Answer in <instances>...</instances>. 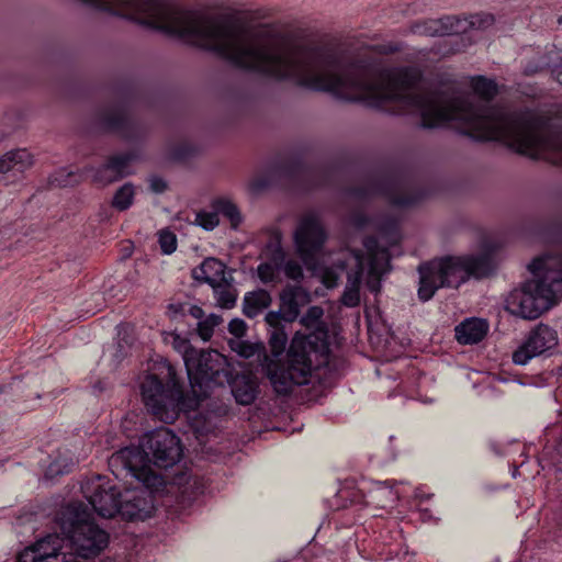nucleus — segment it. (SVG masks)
Returning a JSON list of instances; mask_svg holds the SVG:
<instances>
[{"label":"nucleus","instance_id":"obj_1","mask_svg":"<svg viewBox=\"0 0 562 562\" xmlns=\"http://www.w3.org/2000/svg\"><path fill=\"white\" fill-rule=\"evenodd\" d=\"M183 361L193 395L184 393L170 363L159 367V372L147 374L140 384L145 406L165 423H173L181 412L195 411L212 389L232 380L226 357L216 350H198L190 346Z\"/></svg>","mask_w":562,"mask_h":562},{"label":"nucleus","instance_id":"obj_2","mask_svg":"<svg viewBox=\"0 0 562 562\" xmlns=\"http://www.w3.org/2000/svg\"><path fill=\"white\" fill-rule=\"evenodd\" d=\"M183 450L180 438L168 428H159L147 434L140 446H130L114 452L109 458V468L117 479L127 475L147 487H160L164 477L151 469H168L178 463Z\"/></svg>","mask_w":562,"mask_h":562},{"label":"nucleus","instance_id":"obj_3","mask_svg":"<svg viewBox=\"0 0 562 562\" xmlns=\"http://www.w3.org/2000/svg\"><path fill=\"white\" fill-rule=\"evenodd\" d=\"M330 345L326 328L308 335L296 333L286 352V366L263 352L262 370L278 395H289L295 385L308 383L312 371L328 362Z\"/></svg>","mask_w":562,"mask_h":562},{"label":"nucleus","instance_id":"obj_4","mask_svg":"<svg viewBox=\"0 0 562 562\" xmlns=\"http://www.w3.org/2000/svg\"><path fill=\"white\" fill-rule=\"evenodd\" d=\"M553 267L549 257L535 258L528 270L532 278L507 295L506 310L525 319H536L562 299V262Z\"/></svg>","mask_w":562,"mask_h":562},{"label":"nucleus","instance_id":"obj_5","mask_svg":"<svg viewBox=\"0 0 562 562\" xmlns=\"http://www.w3.org/2000/svg\"><path fill=\"white\" fill-rule=\"evenodd\" d=\"M493 272L492 258L486 255L477 256H445L418 266L419 288L418 299L429 301L438 289H458L471 277L481 279Z\"/></svg>","mask_w":562,"mask_h":562},{"label":"nucleus","instance_id":"obj_6","mask_svg":"<svg viewBox=\"0 0 562 562\" xmlns=\"http://www.w3.org/2000/svg\"><path fill=\"white\" fill-rule=\"evenodd\" d=\"M55 522L60 529L69 562H89L101 553L109 543V533L92 518L86 504L70 502L56 514Z\"/></svg>","mask_w":562,"mask_h":562},{"label":"nucleus","instance_id":"obj_7","mask_svg":"<svg viewBox=\"0 0 562 562\" xmlns=\"http://www.w3.org/2000/svg\"><path fill=\"white\" fill-rule=\"evenodd\" d=\"M336 171L331 167H307L299 158H291L276 161L271 166V175L254 178L249 183V189L254 193H260L272 184L274 178H278L302 191H311L330 186Z\"/></svg>","mask_w":562,"mask_h":562},{"label":"nucleus","instance_id":"obj_8","mask_svg":"<svg viewBox=\"0 0 562 562\" xmlns=\"http://www.w3.org/2000/svg\"><path fill=\"white\" fill-rule=\"evenodd\" d=\"M347 194L360 202L383 195L389 198L392 205L407 207L422 201L426 192L411 188L403 177L392 170H379L370 173L362 184L348 188Z\"/></svg>","mask_w":562,"mask_h":562},{"label":"nucleus","instance_id":"obj_9","mask_svg":"<svg viewBox=\"0 0 562 562\" xmlns=\"http://www.w3.org/2000/svg\"><path fill=\"white\" fill-rule=\"evenodd\" d=\"M327 233L319 218L312 213L303 215L293 233L295 251L305 265L313 262L322 252Z\"/></svg>","mask_w":562,"mask_h":562},{"label":"nucleus","instance_id":"obj_10","mask_svg":"<svg viewBox=\"0 0 562 562\" xmlns=\"http://www.w3.org/2000/svg\"><path fill=\"white\" fill-rule=\"evenodd\" d=\"M95 124L101 132L116 133L126 140H136L144 135V126L130 117L127 108L113 104L99 110Z\"/></svg>","mask_w":562,"mask_h":562},{"label":"nucleus","instance_id":"obj_11","mask_svg":"<svg viewBox=\"0 0 562 562\" xmlns=\"http://www.w3.org/2000/svg\"><path fill=\"white\" fill-rule=\"evenodd\" d=\"M82 493L93 510L102 518H113L121 507L123 493L98 476L82 486Z\"/></svg>","mask_w":562,"mask_h":562},{"label":"nucleus","instance_id":"obj_12","mask_svg":"<svg viewBox=\"0 0 562 562\" xmlns=\"http://www.w3.org/2000/svg\"><path fill=\"white\" fill-rule=\"evenodd\" d=\"M558 345L557 331L548 325L539 324L527 336L526 340L513 352V362L525 366Z\"/></svg>","mask_w":562,"mask_h":562},{"label":"nucleus","instance_id":"obj_13","mask_svg":"<svg viewBox=\"0 0 562 562\" xmlns=\"http://www.w3.org/2000/svg\"><path fill=\"white\" fill-rule=\"evenodd\" d=\"M268 233L269 240L261 252L266 261L257 267V276L263 284L279 281V272L286 260V254L282 247L281 231L279 228H270Z\"/></svg>","mask_w":562,"mask_h":562},{"label":"nucleus","instance_id":"obj_14","mask_svg":"<svg viewBox=\"0 0 562 562\" xmlns=\"http://www.w3.org/2000/svg\"><path fill=\"white\" fill-rule=\"evenodd\" d=\"M126 490L121 499V507L117 515L127 521L145 520L153 516L155 507V496L153 491L159 487Z\"/></svg>","mask_w":562,"mask_h":562},{"label":"nucleus","instance_id":"obj_15","mask_svg":"<svg viewBox=\"0 0 562 562\" xmlns=\"http://www.w3.org/2000/svg\"><path fill=\"white\" fill-rule=\"evenodd\" d=\"M135 159L136 155L133 151L112 155L108 157V159L101 166L97 168L88 167L86 170L93 173V182L101 186H108L130 176L132 173L130 170V165Z\"/></svg>","mask_w":562,"mask_h":562},{"label":"nucleus","instance_id":"obj_16","mask_svg":"<svg viewBox=\"0 0 562 562\" xmlns=\"http://www.w3.org/2000/svg\"><path fill=\"white\" fill-rule=\"evenodd\" d=\"M192 278L206 283L216 290L223 285L229 286L233 278L226 277V266L214 257L206 258L200 266L192 270Z\"/></svg>","mask_w":562,"mask_h":562},{"label":"nucleus","instance_id":"obj_17","mask_svg":"<svg viewBox=\"0 0 562 562\" xmlns=\"http://www.w3.org/2000/svg\"><path fill=\"white\" fill-rule=\"evenodd\" d=\"M300 299L305 302L310 300L308 292L302 285L286 284L281 290L279 300L284 322L292 323L300 316Z\"/></svg>","mask_w":562,"mask_h":562},{"label":"nucleus","instance_id":"obj_18","mask_svg":"<svg viewBox=\"0 0 562 562\" xmlns=\"http://www.w3.org/2000/svg\"><path fill=\"white\" fill-rule=\"evenodd\" d=\"M226 384L231 385L236 402L244 406L252 404L259 394L258 380L252 373L232 374Z\"/></svg>","mask_w":562,"mask_h":562},{"label":"nucleus","instance_id":"obj_19","mask_svg":"<svg viewBox=\"0 0 562 562\" xmlns=\"http://www.w3.org/2000/svg\"><path fill=\"white\" fill-rule=\"evenodd\" d=\"M456 338L462 345H474L482 341L488 331L486 319L471 317L461 322L454 328Z\"/></svg>","mask_w":562,"mask_h":562},{"label":"nucleus","instance_id":"obj_20","mask_svg":"<svg viewBox=\"0 0 562 562\" xmlns=\"http://www.w3.org/2000/svg\"><path fill=\"white\" fill-rule=\"evenodd\" d=\"M33 162V156L27 149H12L0 157V173H23Z\"/></svg>","mask_w":562,"mask_h":562},{"label":"nucleus","instance_id":"obj_21","mask_svg":"<svg viewBox=\"0 0 562 562\" xmlns=\"http://www.w3.org/2000/svg\"><path fill=\"white\" fill-rule=\"evenodd\" d=\"M34 548L38 549L40 555L47 553L49 557H55L56 562H69L67 554L65 538L57 533H48L44 538L34 543Z\"/></svg>","mask_w":562,"mask_h":562},{"label":"nucleus","instance_id":"obj_22","mask_svg":"<svg viewBox=\"0 0 562 562\" xmlns=\"http://www.w3.org/2000/svg\"><path fill=\"white\" fill-rule=\"evenodd\" d=\"M272 297L265 289L247 292L243 300V314L248 318L259 315L271 305Z\"/></svg>","mask_w":562,"mask_h":562},{"label":"nucleus","instance_id":"obj_23","mask_svg":"<svg viewBox=\"0 0 562 562\" xmlns=\"http://www.w3.org/2000/svg\"><path fill=\"white\" fill-rule=\"evenodd\" d=\"M212 209L217 211L218 215H223L231 224V227L236 229L243 222V215L238 206L228 199L218 198L212 201Z\"/></svg>","mask_w":562,"mask_h":562},{"label":"nucleus","instance_id":"obj_24","mask_svg":"<svg viewBox=\"0 0 562 562\" xmlns=\"http://www.w3.org/2000/svg\"><path fill=\"white\" fill-rule=\"evenodd\" d=\"M473 92L482 98L485 102L491 101L497 94L498 89L494 80L484 76H475L471 80Z\"/></svg>","mask_w":562,"mask_h":562},{"label":"nucleus","instance_id":"obj_25","mask_svg":"<svg viewBox=\"0 0 562 562\" xmlns=\"http://www.w3.org/2000/svg\"><path fill=\"white\" fill-rule=\"evenodd\" d=\"M134 186L131 182L124 183L120 187L113 195L112 206L117 211H126L134 202Z\"/></svg>","mask_w":562,"mask_h":562},{"label":"nucleus","instance_id":"obj_26","mask_svg":"<svg viewBox=\"0 0 562 562\" xmlns=\"http://www.w3.org/2000/svg\"><path fill=\"white\" fill-rule=\"evenodd\" d=\"M80 176L66 168H60L48 177V184L53 188L74 187L80 182Z\"/></svg>","mask_w":562,"mask_h":562},{"label":"nucleus","instance_id":"obj_27","mask_svg":"<svg viewBox=\"0 0 562 562\" xmlns=\"http://www.w3.org/2000/svg\"><path fill=\"white\" fill-rule=\"evenodd\" d=\"M387 269L379 267V257L372 256L370 259L367 286L373 293L381 291V277L386 273Z\"/></svg>","mask_w":562,"mask_h":562},{"label":"nucleus","instance_id":"obj_28","mask_svg":"<svg viewBox=\"0 0 562 562\" xmlns=\"http://www.w3.org/2000/svg\"><path fill=\"white\" fill-rule=\"evenodd\" d=\"M201 494H203V485H201L195 479L192 482L188 481L181 488L179 503L183 506L191 505Z\"/></svg>","mask_w":562,"mask_h":562},{"label":"nucleus","instance_id":"obj_29","mask_svg":"<svg viewBox=\"0 0 562 562\" xmlns=\"http://www.w3.org/2000/svg\"><path fill=\"white\" fill-rule=\"evenodd\" d=\"M286 342L288 335L284 328L272 329L269 337V346L273 357L278 358L284 352Z\"/></svg>","mask_w":562,"mask_h":562},{"label":"nucleus","instance_id":"obj_30","mask_svg":"<svg viewBox=\"0 0 562 562\" xmlns=\"http://www.w3.org/2000/svg\"><path fill=\"white\" fill-rule=\"evenodd\" d=\"M222 317L216 314L209 315L205 319L198 323V334L204 340L207 341L214 334V328L222 323Z\"/></svg>","mask_w":562,"mask_h":562},{"label":"nucleus","instance_id":"obj_31","mask_svg":"<svg viewBox=\"0 0 562 562\" xmlns=\"http://www.w3.org/2000/svg\"><path fill=\"white\" fill-rule=\"evenodd\" d=\"M38 549L34 548V544L25 548L18 555V562H56L55 557H49L47 553L40 555Z\"/></svg>","mask_w":562,"mask_h":562},{"label":"nucleus","instance_id":"obj_32","mask_svg":"<svg viewBox=\"0 0 562 562\" xmlns=\"http://www.w3.org/2000/svg\"><path fill=\"white\" fill-rule=\"evenodd\" d=\"M323 315H324V310L321 306H316V305L311 306L307 308L306 313L301 318V323L306 327H311V326H314L317 324L315 331H317L318 328H327L324 324H318L321 318L323 317ZM326 330L328 331V329H326ZM327 341L329 342L328 339H327Z\"/></svg>","mask_w":562,"mask_h":562},{"label":"nucleus","instance_id":"obj_33","mask_svg":"<svg viewBox=\"0 0 562 562\" xmlns=\"http://www.w3.org/2000/svg\"><path fill=\"white\" fill-rule=\"evenodd\" d=\"M437 19H431L424 21L423 23L415 24L413 31L414 33H418L426 36H442L441 26Z\"/></svg>","mask_w":562,"mask_h":562},{"label":"nucleus","instance_id":"obj_34","mask_svg":"<svg viewBox=\"0 0 562 562\" xmlns=\"http://www.w3.org/2000/svg\"><path fill=\"white\" fill-rule=\"evenodd\" d=\"M195 223L205 231H213L220 224L217 211H200L196 213Z\"/></svg>","mask_w":562,"mask_h":562},{"label":"nucleus","instance_id":"obj_35","mask_svg":"<svg viewBox=\"0 0 562 562\" xmlns=\"http://www.w3.org/2000/svg\"><path fill=\"white\" fill-rule=\"evenodd\" d=\"M158 241L161 251L166 255H171L177 249V237L172 232L168 229H162L159 232Z\"/></svg>","mask_w":562,"mask_h":562},{"label":"nucleus","instance_id":"obj_36","mask_svg":"<svg viewBox=\"0 0 562 562\" xmlns=\"http://www.w3.org/2000/svg\"><path fill=\"white\" fill-rule=\"evenodd\" d=\"M217 296V304L222 308L231 310L235 306L237 295L228 289L217 288L214 290Z\"/></svg>","mask_w":562,"mask_h":562},{"label":"nucleus","instance_id":"obj_37","mask_svg":"<svg viewBox=\"0 0 562 562\" xmlns=\"http://www.w3.org/2000/svg\"><path fill=\"white\" fill-rule=\"evenodd\" d=\"M281 270H283L285 277L290 280L300 282L304 278L303 268L296 260H285Z\"/></svg>","mask_w":562,"mask_h":562},{"label":"nucleus","instance_id":"obj_38","mask_svg":"<svg viewBox=\"0 0 562 562\" xmlns=\"http://www.w3.org/2000/svg\"><path fill=\"white\" fill-rule=\"evenodd\" d=\"M437 21L441 22L440 29H441V31H443L442 36L458 34L461 32V29L459 27L460 20L457 19L456 16H443V18L437 19Z\"/></svg>","mask_w":562,"mask_h":562},{"label":"nucleus","instance_id":"obj_39","mask_svg":"<svg viewBox=\"0 0 562 562\" xmlns=\"http://www.w3.org/2000/svg\"><path fill=\"white\" fill-rule=\"evenodd\" d=\"M363 274V265L361 259L358 260L355 270L347 273L346 286L360 291L361 280Z\"/></svg>","mask_w":562,"mask_h":562},{"label":"nucleus","instance_id":"obj_40","mask_svg":"<svg viewBox=\"0 0 562 562\" xmlns=\"http://www.w3.org/2000/svg\"><path fill=\"white\" fill-rule=\"evenodd\" d=\"M340 302L347 307H356L360 303V291L345 288Z\"/></svg>","mask_w":562,"mask_h":562},{"label":"nucleus","instance_id":"obj_41","mask_svg":"<svg viewBox=\"0 0 562 562\" xmlns=\"http://www.w3.org/2000/svg\"><path fill=\"white\" fill-rule=\"evenodd\" d=\"M495 22L494 15L488 13L476 14L472 16L470 24L476 29H486Z\"/></svg>","mask_w":562,"mask_h":562},{"label":"nucleus","instance_id":"obj_42","mask_svg":"<svg viewBox=\"0 0 562 562\" xmlns=\"http://www.w3.org/2000/svg\"><path fill=\"white\" fill-rule=\"evenodd\" d=\"M228 331L237 337L241 338L246 335L247 331V325L244 319L241 318H233L228 324Z\"/></svg>","mask_w":562,"mask_h":562},{"label":"nucleus","instance_id":"obj_43","mask_svg":"<svg viewBox=\"0 0 562 562\" xmlns=\"http://www.w3.org/2000/svg\"><path fill=\"white\" fill-rule=\"evenodd\" d=\"M267 324L269 326H271L273 329L276 328H284L282 325H281V321H284V314L283 312L279 308V311H270L267 313L266 317H265Z\"/></svg>","mask_w":562,"mask_h":562},{"label":"nucleus","instance_id":"obj_44","mask_svg":"<svg viewBox=\"0 0 562 562\" xmlns=\"http://www.w3.org/2000/svg\"><path fill=\"white\" fill-rule=\"evenodd\" d=\"M149 187L153 192L162 193L167 189V183L162 178L153 176L149 179Z\"/></svg>","mask_w":562,"mask_h":562},{"label":"nucleus","instance_id":"obj_45","mask_svg":"<svg viewBox=\"0 0 562 562\" xmlns=\"http://www.w3.org/2000/svg\"><path fill=\"white\" fill-rule=\"evenodd\" d=\"M257 346L248 342H240L239 349L237 350L238 355L244 358H250L256 353Z\"/></svg>","mask_w":562,"mask_h":562},{"label":"nucleus","instance_id":"obj_46","mask_svg":"<svg viewBox=\"0 0 562 562\" xmlns=\"http://www.w3.org/2000/svg\"><path fill=\"white\" fill-rule=\"evenodd\" d=\"M548 66V61L543 60L541 61V64H533V63H528L526 68H525V74L526 75H533L538 71H541L543 68H546Z\"/></svg>","mask_w":562,"mask_h":562},{"label":"nucleus","instance_id":"obj_47","mask_svg":"<svg viewBox=\"0 0 562 562\" xmlns=\"http://www.w3.org/2000/svg\"><path fill=\"white\" fill-rule=\"evenodd\" d=\"M188 312L192 317L196 319L202 321V318L204 317V311L202 310V307L198 305H190Z\"/></svg>","mask_w":562,"mask_h":562},{"label":"nucleus","instance_id":"obj_48","mask_svg":"<svg viewBox=\"0 0 562 562\" xmlns=\"http://www.w3.org/2000/svg\"><path fill=\"white\" fill-rule=\"evenodd\" d=\"M551 74L553 78L562 86V60L559 65H555L552 68Z\"/></svg>","mask_w":562,"mask_h":562},{"label":"nucleus","instance_id":"obj_49","mask_svg":"<svg viewBox=\"0 0 562 562\" xmlns=\"http://www.w3.org/2000/svg\"><path fill=\"white\" fill-rule=\"evenodd\" d=\"M168 307L175 314H184V304L182 303L170 304Z\"/></svg>","mask_w":562,"mask_h":562},{"label":"nucleus","instance_id":"obj_50","mask_svg":"<svg viewBox=\"0 0 562 562\" xmlns=\"http://www.w3.org/2000/svg\"><path fill=\"white\" fill-rule=\"evenodd\" d=\"M380 492L383 494H387L392 502H394L397 498L395 492H393L391 487H382L380 488Z\"/></svg>","mask_w":562,"mask_h":562},{"label":"nucleus","instance_id":"obj_51","mask_svg":"<svg viewBox=\"0 0 562 562\" xmlns=\"http://www.w3.org/2000/svg\"><path fill=\"white\" fill-rule=\"evenodd\" d=\"M381 226L382 227H396L397 224H396L395 220L389 218V220L384 221Z\"/></svg>","mask_w":562,"mask_h":562},{"label":"nucleus","instance_id":"obj_52","mask_svg":"<svg viewBox=\"0 0 562 562\" xmlns=\"http://www.w3.org/2000/svg\"><path fill=\"white\" fill-rule=\"evenodd\" d=\"M381 259L384 261L385 266L390 265V259L386 251L382 252Z\"/></svg>","mask_w":562,"mask_h":562},{"label":"nucleus","instance_id":"obj_53","mask_svg":"<svg viewBox=\"0 0 562 562\" xmlns=\"http://www.w3.org/2000/svg\"><path fill=\"white\" fill-rule=\"evenodd\" d=\"M182 156H184V155H183V154H180V153H177V154H176V157H182Z\"/></svg>","mask_w":562,"mask_h":562},{"label":"nucleus","instance_id":"obj_54","mask_svg":"<svg viewBox=\"0 0 562 562\" xmlns=\"http://www.w3.org/2000/svg\"><path fill=\"white\" fill-rule=\"evenodd\" d=\"M3 392H4V387L0 386V393H3Z\"/></svg>","mask_w":562,"mask_h":562},{"label":"nucleus","instance_id":"obj_55","mask_svg":"<svg viewBox=\"0 0 562 562\" xmlns=\"http://www.w3.org/2000/svg\"><path fill=\"white\" fill-rule=\"evenodd\" d=\"M558 22H559V23H562V16H561V18H559Z\"/></svg>","mask_w":562,"mask_h":562},{"label":"nucleus","instance_id":"obj_56","mask_svg":"<svg viewBox=\"0 0 562 562\" xmlns=\"http://www.w3.org/2000/svg\"><path fill=\"white\" fill-rule=\"evenodd\" d=\"M102 562H112V561H102Z\"/></svg>","mask_w":562,"mask_h":562}]
</instances>
